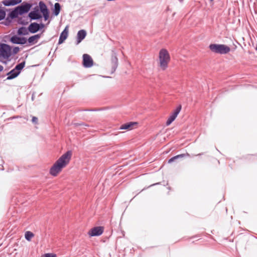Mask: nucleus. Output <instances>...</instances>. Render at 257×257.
I'll list each match as a JSON object with an SVG mask.
<instances>
[{
	"instance_id": "24",
	"label": "nucleus",
	"mask_w": 257,
	"mask_h": 257,
	"mask_svg": "<svg viewBox=\"0 0 257 257\" xmlns=\"http://www.w3.org/2000/svg\"><path fill=\"white\" fill-rule=\"evenodd\" d=\"M56 256H57V255L55 253H45V254H43L42 255H41V257H56Z\"/></svg>"
},
{
	"instance_id": "6",
	"label": "nucleus",
	"mask_w": 257,
	"mask_h": 257,
	"mask_svg": "<svg viewBox=\"0 0 257 257\" xmlns=\"http://www.w3.org/2000/svg\"><path fill=\"white\" fill-rule=\"evenodd\" d=\"M83 65L84 67L86 68H89L93 65V59L89 55L87 54H83Z\"/></svg>"
},
{
	"instance_id": "1",
	"label": "nucleus",
	"mask_w": 257,
	"mask_h": 257,
	"mask_svg": "<svg viewBox=\"0 0 257 257\" xmlns=\"http://www.w3.org/2000/svg\"><path fill=\"white\" fill-rule=\"evenodd\" d=\"M72 156V152L67 151L62 155L51 167L49 173L51 175L56 177L62 171L69 163Z\"/></svg>"
},
{
	"instance_id": "29",
	"label": "nucleus",
	"mask_w": 257,
	"mask_h": 257,
	"mask_svg": "<svg viewBox=\"0 0 257 257\" xmlns=\"http://www.w3.org/2000/svg\"><path fill=\"white\" fill-rule=\"evenodd\" d=\"M3 66L0 65V72L3 70Z\"/></svg>"
},
{
	"instance_id": "30",
	"label": "nucleus",
	"mask_w": 257,
	"mask_h": 257,
	"mask_svg": "<svg viewBox=\"0 0 257 257\" xmlns=\"http://www.w3.org/2000/svg\"><path fill=\"white\" fill-rule=\"evenodd\" d=\"M80 125H84V126H88V125H87V124H83H83H80Z\"/></svg>"
},
{
	"instance_id": "10",
	"label": "nucleus",
	"mask_w": 257,
	"mask_h": 257,
	"mask_svg": "<svg viewBox=\"0 0 257 257\" xmlns=\"http://www.w3.org/2000/svg\"><path fill=\"white\" fill-rule=\"evenodd\" d=\"M39 6L40 11L42 13L45 20H47L49 17V13L46 5L43 2H40L39 3Z\"/></svg>"
},
{
	"instance_id": "20",
	"label": "nucleus",
	"mask_w": 257,
	"mask_h": 257,
	"mask_svg": "<svg viewBox=\"0 0 257 257\" xmlns=\"http://www.w3.org/2000/svg\"><path fill=\"white\" fill-rule=\"evenodd\" d=\"M55 9L54 13L55 16L58 15L60 11V5L59 3H55L54 5Z\"/></svg>"
},
{
	"instance_id": "2",
	"label": "nucleus",
	"mask_w": 257,
	"mask_h": 257,
	"mask_svg": "<svg viewBox=\"0 0 257 257\" xmlns=\"http://www.w3.org/2000/svg\"><path fill=\"white\" fill-rule=\"evenodd\" d=\"M171 60L169 52L166 49H162L159 53L158 66L162 70H165Z\"/></svg>"
},
{
	"instance_id": "16",
	"label": "nucleus",
	"mask_w": 257,
	"mask_h": 257,
	"mask_svg": "<svg viewBox=\"0 0 257 257\" xmlns=\"http://www.w3.org/2000/svg\"><path fill=\"white\" fill-rule=\"evenodd\" d=\"M41 34L34 35L33 36L30 37L28 39V41L29 43L30 44H35L38 42V40L41 37Z\"/></svg>"
},
{
	"instance_id": "12",
	"label": "nucleus",
	"mask_w": 257,
	"mask_h": 257,
	"mask_svg": "<svg viewBox=\"0 0 257 257\" xmlns=\"http://www.w3.org/2000/svg\"><path fill=\"white\" fill-rule=\"evenodd\" d=\"M137 125V122H130L124 123L121 125L120 127V130H131L134 128V126Z\"/></svg>"
},
{
	"instance_id": "25",
	"label": "nucleus",
	"mask_w": 257,
	"mask_h": 257,
	"mask_svg": "<svg viewBox=\"0 0 257 257\" xmlns=\"http://www.w3.org/2000/svg\"><path fill=\"white\" fill-rule=\"evenodd\" d=\"M6 16L5 12L0 8V20L4 19Z\"/></svg>"
},
{
	"instance_id": "11",
	"label": "nucleus",
	"mask_w": 257,
	"mask_h": 257,
	"mask_svg": "<svg viewBox=\"0 0 257 257\" xmlns=\"http://www.w3.org/2000/svg\"><path fill=\"white\" fill-rule=\"evenodd\" d=\"M68 35V27L67 26L63 31L61 33L59 39V44H61L67 39Z\"/></svg>"
},
{
	"instance_id": "21",
	"label": "nucleus",
	"mask_w": 257,
	"mask_h": 257,
	"mask_svg": "<svg viewBox=\"0 0 257 257\" xmlns=\"http://www.w3.org/2000/svg\"><path fill=\"white\" fill-rule=\"evenodd\" d=\"M25 65V62H23L18 64L17 65H16V66L15 68V69L16 71L19 72V73H20L21 70L24 67Z\"/></svg>"
},
{
	"instance_id": "23",
	"label": "nucleus",
	"mask_w": 257,
	"mask_h": 257,
	"mask_svg": "<svg viewBox=\"0 0 257 257\" xmlns=\"http://www.w3.org/2000/svg\"><path fill=\"white\" fill-rule=\"evenodd\" d=\"M21 2V0H10L8 2L7 4H5L7 6H14Z\"/></svg>"
},
{
	"instance_id": "8",
	"label": "nucleus",
	"mask_w": 257,
	"mask_h": 257,
	"mask_svg": "<svg viewBox=\"0 0 257 257\" xmlns=\"http://www.w3.org/2000/svg\"><path fill=\"white\" fill-rule=\"evenodd\" d=\"M181 109V105H179L171 114L166 121V125H169L176 118Z\"/></svg>"
},
{
	"instance_id": "19",
	"label": "nucleus",
	"mask_w": 257,
	"mask_h": 257,
	"mask_svg": "<svg viewBox=\"0 0 257 257\" xmlns=\"http://www.w3.org/2000/svg\"><path fill=\"white\" fill-rule=\"evenodd\" d=\"M111 61L112 68L114 71L117 66V58L116 56H113L111 58Z\"/></svg>"
},
{
	"instance_id": "32",
	"label": "nucleus",
	"mask_w": 257,
	"mask_h": 257,
	"mask_svg": "<svg viewBox=\"0 0 257 257\" xmlns=\"http://www.w3.org/2000/svg\"><path fill=\"white\" fill-rule=\"evenodd\" d=\"M211 1H213V0H210Z\"/></svg>"
},
{
	"instance_id": "14",
	"label": "nucleus",
	"mask_w": 257,
	"mask_h": 257,
	"mask_svg": "<svg viewBox=\"0 0 257 257\" xmlns=\"http://www.w3.org/2000/svg\"><path fill=\"white\" fill-rule=\"evenodd\" d=\"M40 29V25L36 23H32L29 27V30L32 33L37 32Z\"/></svg>"
},
{
	"instance_id": "3",
	"label": "nucleus",
	"mask_w": 257,
	"mask_h": 257,
	"mask_svg": "<svg viewBox=\"0 0 257 257\" xmlns=\"http://www.w3.org/2000/svg\"><path fill=\"white\" fill-rule=\"evenodd\" d=\"M209 48L212 52L220 54H226L230 51V47L224 44H211Z\"/></svg>"
},
{
	"instance_id": "13",
	"label": "nucleus",
	"mask_w": 257,
	"mask_h": 257,
	"mask_svg": "<svg viewBox=\"0 0 257 257\" xmlns=\"http://www.w3.org/2000/svg\"><path fill=\"white\" fill-rule=\"evenodd\" d=\"M86 33L84 30L78 31L77 33V44L80 43L86 37Z\"/></svg>"
},
{
	"instance_id": "15",
	"label": "nucleus",
	"mask_w": 257,
	"mask_h": 257,
	"mask_svg": "<svg viewBox=\"0 0 257 257\" xmlns=\"http://www.w3.org/2000/svg\"><path fill=\"white\" fill-rule=\"evenodd\" d=\"M19 74V72L16 71L15 68L8 73L7 79H12L16 77Z\"/></svg>"
},
{
	"instance_id": "7",
	"label": "nucleus",
	"mask_w": 257,
	"mask_h": 257,
	"mask_svg": "<svg viewBox=\"0 0 257 257\" xmlns=\"http://www.w3.org/2000/svg\"><path fill=\"white\" fill-rule=\"evenodd\" d=\"M104 231V227L102 226H97L91 228L88 232V234L91 236H99L102 234Z\"/></svg>"
},
{
	"instance_id": "22",
	"label": "nucleus",
	"mask_w": 257,
	"mask_h": 257,
	"mask_svg": "<svg viewBox=\"0 0 257 257\" xmlns=\"http://www.w3.org/2000/svg\"><path fill=\"white\" fill-rule=\"evenodd\" d=\"M25 238L28 241H30L32 237H34V234L31 231H27L25 233Z\"/></svg>"
},
{
	"instance_id": "9",
	"label": "nucleus",
	"mask_w": 257,
	"mask_h": 257,
	"mask_svg": "<svg viewBox=\"0 0 257 257\" xmlns=\"http://www.w3.org/2000/svg\"><path fill=\"white\" fill-rule=\"evenodd\" d=\"M10 40L14 44H24L27 42L26 38L19 37L17 36H13Z\"/></svg>"
},
{
	"instance_id": "26",
	"label": "nucleus",
	"mask_w": 257,
	"mask_h": 257,
	"mask_svg": "<svg viewBox=\"0 0 257 257\" xmlns=\"http://www.w3.org/2000/svg\"><path fill=\"white\" fill-rule=\"evenodd\" d=\"M32 122L33 123H37V122H38V118L35 117V116H33L32 117Z\"/></svg>"
},
{
	"instance_id": "27",
	"label": "nucleus",
	"mask_w": 257,
	"mask_h": 257,
	"mask_svg": "<svg viewBox=\"0 0 257 257\" xmlns=\"http://www.w3.org/2000/svg\"><path fill=\"white\" fill-rule=\"evenodd\" d=\"M19 48L18 47H15L14 49V52L15 54L19 52Z\"/></svg>"
},
{
	"instance_id": "28",
	"label": "nucleus",
	"mask_w": 257,
	"mask_h": 257,
	"mask_svg": "<svg viewBox=\"0 0 257 257\" xmlns=\"http://www.w3.org/2000/svg\"><path fill=\"white\" fill-rule=\"evenodd\" d=\"M23 28L19 29L18 31V34H19V35L22 34H23Z\"/></svg>"
},
{
	"instance_id": "5",
	"label": "nucleus",
	"mask_w": 257,
	"mask_h": 257,
	"mask_svg": "<svg viewBox=\"0 0 257 257\" xmlns=\"http://www.w3.org/2000/svg\"><path fill=\"white\" fill-rule=\"evenodd\" d=\"M11 55V47L6 44H0V58L7 59Z\"/></svg>"
},
{
	"instance_id": "31",
	"label": "nucleus",
	"mask_w": 257,
	"mask_h": 257,
	"mask_svg": "<svg viewBox=\"0 0 257 257\" xmlns=\"http://www.w3.org/2000/svg\"><path fill=\"white\" fill-rule=\"evenodd\" d=\"M75 125L76 126H77V125H78V124H77V123H75Z\"/></svg>"
},
{
	"instance_id": "4",
	"label": "nucleus",
	"mask_w": 257,
	"mask_h": 257,
	"mask_svg": "<svg viewBox=\"0 0 257 257\" xmlns=\"http://www.w3.org/2000/svg\"><path fill=\"white\" fill-rule=\"evenodd\" d=\"M30 8L31 5L29 4L19 6L10 13V16L12 18H17L19 15L27 13Z\"/></svg>"
},
{
	"instance_id": "18",
	"label": "nucleus",
	"mask_w": 257,
	"mask_h": 257,
	"mask_svg": "<svg viewBox=\"0 0 257 257\" xmlns=\"http://www.w3.org/2000/svg\"><path fill=\"white\" fill-rule=\"evenodd\" d=\"M186 156H189V154L188 153H186V154H182L177 155V156H176L175 157H172L170 159H169V161H168V163H171L173 162V161H174L177 159L181 158H183V157H185Z\"/></svg>"
},
{
	"instance_id": "33",
	"label": "nucleus",
	"mask_w": 257,
	"mask_h": 257,
	"mask_svg": "<svg viewBox=\"0 0 257 257\" xmlns=\"http://www.w3.org/2000/svg\"><path fill=\"white\" fill-rule=\"evenodd\" d=\"M256 49L257 50V46H256Z\"/></svg>"
},
{
	"instance_id": "17",
	"label": "nucleus",
	"mask_w": 257,
	"mask_h": 257,
	"mask_svg": "<svg viewBox=\"0 0 257 257\" xmlns=\"http://www.w3.org/2000/svg\"><path fill=\"white\" fill-rule=\"evenodd\" d=\"M29 17L31 19L37 20L41 18V16L37 12H31L29 14Z\"/></svg>"
}]
</instances>
